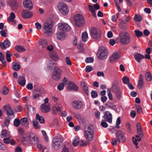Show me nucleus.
<instances>
[{
    "label": "nucleus",
    "instance_id": "31",
    "mask_svg": "<svg viewBox=\"0 0 152 152\" xmlns=\"http://www.w3.org/2000/svg\"><path fill=\"white\" fill-rule=\"evenodd\" d=\"M36 119L38 120L39 122L41 124H43L45 121L43 117L39 116L37 113L36 114Z\"/></svg>",
    "mask_w": 152,
    "mask_h": 152
},
{
    "label": "nucleus",
    "instance_id": "43",
    "mask_svg": "<svg viewBox=\"0 0 152 152\" xmlns=\"http://www.w3.org/2000/svg\"><path fill=\"white\" fill-rule=\"evenodd\" d=\"M20 123V122L19 119L16 118L14 120V125L16 127L19 126Z\"/></svg>",
    "mask_w": 152,
    "mask_h": 152
},
{
    "label": "nucleus",
    "instance_id": "45",
    "mask_svg": "<svg viewBox=\"0 0 152 152\" xmlns=\"http://www.w3.org/2000/svg\"><path fill=\"white\" fill-rule=\"evenodd\" d=\"M134 32L136 36L137 37H140L143 35L142 33L138 30H135Z\"/></svg>",
    "mask_w": 152,
    "mask_h": 152
},
{
    "label": "nucleus",
    "instance_id": "19",
    "mask_svg": "<svg viewBox=\"0 0 152 152\" xmlns=\"http://www.w3.org/2000/svg\"><path fill=\"white\" fill-rule=\"evenodd\" d=\"M11 43L8 39L5 40L3 42H0V46L3 49L9 47Z\"/></svg>",
    "mask_w": 152,
    "mask_h": 152
},
{
    "label": "nucleus",
    "instance_id": "52",
    "mask_svg": "<svg viewBox=\"0 0 152 152\" xmlns=\"http://www.w3.org/2000/svg\"><path fill=\"white\" fill-rule=\"evenodd\" d=\"M91 96L93 98H95L97 96L98 94L95 91H92L91 92Z\"/></svg>",
    "mask_w": 152,
    "mask_h": 152
},
{
    "label": "nucleus",
    "instance_id": "39",
    "mask_svg": "<svg viewBox=\"0 0 152 152\" xmlns=\"http://www.w3.org/2000/svg\"><path fill=\"white\" fill-rule=\"evenodd\" d=\"M80 139L78 137H76L74 139L73 142H72L73 145L75 146H77L79 143Z\"/></svg>",
    "mask_w": 152,
    "mask_h": 152
},
{
    "label": "nucleus",
    "instance_id": "1",
    "mask_svg": "<svg viewBox=\"0 0 152 152\" xmlns=\"http://www.w3.org/2000/svg\"><path fill=\"white\" fill-rule=\"evenodd\" d=\"M94 129L92 125L88 126L86 128L84 132V135L87 140L91 142L92 140L94 137Z\"/></svg>",
    "mask_w": 152,
    "mask_h": 152
},
{
    "label": "nucleus",
    "instance_id": "44",
    "mask_svg": "<svg viewBox=\"0 0 152 152\" xmlns=\"http://www.w3.org/2000/svg\"><path fill=\"white\" fill-rule=\"evenodd\" d=\"M20 123L22 125H24L28 122V119L27 118H23L21 119Z\"/></svg>",
    "mask_w": 152,
    "mask_h": 152
},
{
    "label": "nucleus",
    "instance_id": "4",
    "mask_svg": "<svg viewBox=\"0 0 152 152\" xmlns=\"http://www.w3.org/2000/svg\"><path fill=\"white\" fill-rule=\"evenodd\" d=\"M63 141V137H56L52 140V147L55 150H58L62 147Z\"/></svg>",
    "mask_w": 152,
    "mask_h": 152
},
{
    "label": "nucleus",
    "instance_id": "60",
    "mask_svg": "<svg viewBox=\"0 0 152 152\" xmlns=\"http://www.w3.org/2000/svg\"><path fill=\"white\" fill-rule=\"evenodd\" d=\"M7 149L5 145L0 142V149L2 150L5 151Z\"/></svg>",
    "mask_w": 152,
    "mask_h": 152
},
{
    "label": "nucleus",
    "instance_id": "47",
    "mask_svg": "<svg viewBox=\"0 0 152 152\" xmlns=\"http://www.w3.org/2000/svg\"><path fill=\"white\" fill-rule=\"evenodd\" d=\"M93 69L92 66H87L85 68V71L86 72L88 73L93 70Z\"/></svg>",
    "mask_w": 152,
    "mask_h": 152
},
{
    "label": "nucleus",
    "instance_id": "15",
    "mask_svg": "<svg viewBox=\"0 0 152 152\" xmlns=\"http://www.w3.org/2000/svg\"><path fill=\"white\" fill-rule=\"evenodd\" d=\"M72 106L76 109H80L83 106V104L81 101H74L72 103Z\"/></svg>",
    "mask_w": 152,
    "mask_h": 152
},
{
    "label": "nucleus",
    "instance_id": "29",
    "mask_svg": "<svg viewBox=\"0 0 152 152\" xmlns=\"http://www.w3.org/2000/svg\"><path fill=\"white\" fill-rule=\"evenodd\" d=\"M39 44L40 46L42 48H45L48 44L47 41L45 39H41L39 41Z\"/></svg>",
    "mask_w": 152,
    "mask_h": 152
},
{
    "label": "nucleus",
    "instance_id": "7",
    "mask_svg": "<svg viewBox=\"0 0 152 152\" xmlns=\"http://www.w3.org/2000/svg\"><path fill=\"white\" fill-rule=\"evenodd\" d=\"M101 32L99 29L92 27L91 29V35L95 39H98L101 37Z\"/></svg>",
    "mask_w": 152,
    "mask_h": 152
},
{
    "label": "nucleus",
    "instance_id": "26",
    "mask_svg": "<svg viewBox=\"0 0 152 152\" xmlns=\"http://www.w3.org/2000/svg\"><path fill=\"white\" fill-rule=\"evenodd\" d=\"M105 105L107 107L114 110L116 109L115 105L113 103L110 102H108L105 104Z\"/></svg>",
    "mask_w": 152,
    "mask_h": 152
},
{
    "label": "nucleus",
    "instance_id": "27",
    "mask_svg": "<svg viewBox=\"0 0 152 152\" xmlns=\"http://www.w3.org/2000/svg\"><path fill=\"white\" fill-rule=\"evenodd\" d=\"M119 57L118 53L116 52L114 53L112 56L110 57V61L111 62H112L114 60L118 58Z\"/></svg>",
    "mask_w": 152,
    "mask_h": 152
},
{
    "label": "nucleus",
    "instance_id": "40",
    "mask_svg": "<svg viewBox=\"0 0 152 152\" xmlns=\"http://www.w3.org/2000/svg\"><path fill=\"white\" fill-rule=\"evenodd\" d=\"M88 37V35L87 32H85L82 34V40L85 42L86 41V39Z\"/></svg>",
    "mask_w": 152,
    "mask_h": 152
},
{
    "label": "nucleus",
    "instance_id": "50",
    "mask_svg": "<svg viewBox=\"0 0 152 152\" xmlns=\"http://www.w3.org/2000/svg\"><path fill=\"white\" fill-rule=\"evenodd\" d=\"M64 84L63 83H61L58 85L57 87L58 89L60 91L62 90L64 87Z\"/></svg>",
    "mask_w": 152,
    "mask_h": 152
},
{
    "label": "nucleus",
    "instance_id": "64",
    "mask_svg": "<svg viewBox=\"0 0 152 152\" xmlns=\"http://www.w3.org/2000/svg\"><path fill=\"white\" fill-rule=\"evenodd\" d=\"M61 152H70L69 151V148L66 147V146H64L62 149V150Z\"/></svg>",
    "mask_w": 152,
    "mask_h": 152
},
{
    "label": "nucleus",
    "instance_id": "17",
    "mask_svg": "<svg viewBox=\"0 0 152 152\" xmlns=\"http://www.w3.org/2000/svg\"><path fill=\"white\" fill-rule=\"evenodd\" d=\"M111 89L112 91L115 92L120 90L119 87L118 86V82L117 80H115L113 81Z\"/></svg>",
    "mask_w": 152,
    "mask_h": 152
},
{
    "label": "nucleus",
    "instance_id": "32",
    "mask_svg": "<svg viewBox=\"0 0 152 152\" xmlns=\"http://www.w3.org/2000/svg\"><path fill=\"white\" fill-rule=\"evenodd\" d=\"M12 55L11 54V52L9 50H7L6 52V57L7 61L10 62L11 61V56Z\"/></svg>",
    "mask_w": 152,
    "mask_h": 152
},
{
    "label": "nucleus",
    "instance_id": "41",
    "mask_svg": "<svg viewBox=\"0 0 152 152\" xmlns=\"http://www.w3.org/2000/svg\"><path fill=\"white\" fill-rule=\"evenodd\" d=\"M12 68L14 70L18 71L20 69V65L18 64H15L13 65Z\"/></svg>",
    "mask_w": 152,
    "mask_h": 152
},
{
    "label": "nucleus",
    "instance_id": "57",
    "mask_svg": "<svg viewBox=\"0 0 152 152\" xmlns=\"http://www.w3.org/2000/svg\"><path fill=\"white\" fill-rule=\"evenodd\" d=\"M7 135V131L6 130H3L1 132V137L2 138L5 137Z\"/></svg>",
    "mask_w": 152,
    "mask_h": 152
},
{
    "label": "nucleus",
    "instance_id": "12",
    "mask_svg": "<svg viewBox=\"0 0 152 152\" xmlns=\"http://www.w3.org/2000/svg\"><path fill=\"white\" fill-rule=\"evenodd\" d=\"M102 117L104 118L105 121L110 123L112 122V114L110 112L107 111L104 112V115Z\"/></svg>",
    "mask_w": 152,
    "mask_h": 152
},
{
    "label": "nucleus",
    "instance_id": "46",
    "mask_svg": "<svg viewBox=\"0 0 152 152\" xmlns=\"http://www.w3.org/2000/svg\"><path fill=\"white\" fill-rule=\"evenodd\" d=\"M66 5V4L63 2H60L58 5V8L59 10L61 9L62 10Z\"/></svg>",
    "mask_w": 152,
    "mask_h": 152
},
{
    "label": "nucleus",
    "instance_id": "8",
    "mask_svg": "<svg viewBox=\"0 0 152 152\" xmlns=\"http://www.w3.org/2000/svg\"><path fill=\"white\" fill-rule=\"evenodd\" d=\"M61 75V70L57 66L55 67L53 71L52 77L53 79L58 80L59 79Z\"/></svg>",
    "mask_w": 152,
    "mask_h": 152
},
{
    "label": "nucleus",
    "instance_id": "54",
    "mask_svg": "<svg viewBox=\"0 0 152 152\" xmlns=\"http://www.w3.org/2000/svg\"><path fill=\"white\" fill-rule=\"evenodd\" d=\"M101 124L102 126L104 128H107L108 126L107 124L105 122L104 120H102Z\"/></svg>",
    "mask_w": 152,
    "mask_h": 152
},
{
    "label": "nucleus",
    "instance_id": "21",
    "mask_svg": "<svg viewBox=\"0 0 152 152\" xmlns=\"http://www.w3.org/2000/svg\"><path fill=\"white\" fill-rule=\"evenodd\" d=\"M8 4L14 10L16 9L18 5V4L15 0L10 1L9 2Z\"/></svg>",
    "mask_w": 152,
    "mask_h": 152
},
{
    "label": "nucleus",
    "instance_id": "61",
    "mask_svg": "<svg viewBox=\"0 0 152 152\" xmlns=\"http://www.w3.org/2000/svg\"><path fill=\"white\" fill-rule=\"evenodd\" d=\"M144 84V81L138 82L137 87L138 89H140Z\"/></svg>",
    "mask_w": 152,
    "mask_h": 152
},
{
    "label": "nucleus",
    "instance_id": "51",
    "mask_svg": "<svg viewBox=\"0 0 152 152\" xmlns=\"http://www.w3.org/2000/svg\"><path fill=\"white\" fill-rule=\"evenodd\" d=\"M94 59L91 57H87L86 58L85 61L87 63H91L93 62Z\"/></svg>",
    "mask_w": 152,
    "mask_h": 152
},
{
    "label": "nucleus",
    "instance_id": "62",
    "mask_svg": "<svg viewBox=\"0 0 152 152\" xmlns=\"http://www.w3.org/2000/svg\"><path fill=\"white\" fill-rule=\"evenodd\" d=\"M94 114L96 118L98 119H99L100 118V113L99 111L97 110L96 111H95Z\"/></svg>",
    "mask_w": 152,
    "mask_h": 152
},
{
    "label": "nucleus",
    "instance_id": "37",
    "mask_svg": "<svg viewBox=\"0 0 152 152\" xmlns=\"http://www.w3.org/2000/svg\"><path fill=\"white\" fill-rule=\"evenodd\" d=\"M12 118H10L9 117H6L5 118L4 123L5 126H9L10 123V119Z\"/></svg>",
    "mask_w": 152,
    "mask_h": 152
},
{
    "label": "nucleus",
    "instance_id": "58",
    "mask_svg": "<svg viewBox=\"0 0 152 152\" xmlns=\"http://www.w3.org/2000/svg\"><path fill=\"white\" fill-rule=\"evenodd\" d=\"M65 60L67 65H71L72 64L71 62L70 61V58L69 57H66L65 58Z\"/></svg>",
    "mask_w": 152,
    "mask_h": 152
},
{
    "label": "nucleus",
    "instance_id": "49",
    "mask_svg": "<svg viewBox=\"0 0 152 152\" xmlns=\"http://www.w3.org/2000/svg\"><path fill=\"white\" fill-rule=\"evenodd\" d=\"M73 114L75 117L78 120H80L81 119V117L80 114L78 113H74Z\"/></svg>",
    "mask_w": 152,
    "mask_h": 152
},
{
    "label": "nucleus",
    "instance_id": "55",
    "mask_svg": "<svg viewBox=\"0 0 152 152\" xmlns=\"http://www.w3.org/2000/svg\"><path fill=\"white\" fill-rule=\"evenodd\" d=\"M118 15L116 14L112 16V20L114 22L116 21L117 18H118Z\"/></svg>",
    "mask_w": 152,
    "mask_h": 152
},
{
    "label": "nucleus",
    "instance_id": "16",
    "mask_svg": "<svg viewBox=\"0 0 152 152\" xmlns=\"http://www.w3.org/2000/svg\"><path fill=\"white\" fill-rule=\"evenodd\" d=\"M68 88L69 91H77L78 89V88L75 84L74 83L69 81Z\"/></svg>",
    "mask_w": 152,
    "mask_h": 152
},
{
    "label": "nucleus",
    "instance_id": "24",
    "mask_svg": "<svg viewBox=\"0 0 152 152\" xmlns=\"http://www.w3.org/2000/svg\"><path fill=\"white\" fill-rule=\"evenodd\" d=\"M50 55L52 59L54 61H56L58 58V55L54 51L50 53Z\"/></svg>",
    "mask_w": 152,
    "mask_h": 152
},
{
    "label": "nucleus",
    "instance_id": "22",
    "mask_svg": "<svg viewBox=\"0 0 152 152\" xmlns=\"http://www.w3.org/2000/svg\"><path fill=\"white\" fill-rule=\"evenodd\" d=\"M61 107L62 106L61 104H56L53 107V110L54 113L59 112L61 113L62 112L61 109Z\"/></svg>",
    "mask_w": 152,
    "mask_h": 152
},
{
    "label": "nucleus",
    "instance_id": "35",
    "mask_svg": "<svg viewBox=\"0 0 152 152\" xmlns=\"http://www.w3.org/2000/svg\"><path fill=\"white\" fill-rule=\"evenodd\" d=\"M145 78L147 81H150L151 80L152 76L149 72H148L145 74Z\"/></svg>",
    "mask_w": 152,
    "mask_h": 152
},
{
    "label": "nucleus",
    "instance_id": "59",
    "mask_svg": "<svg viewBox=\"0 0 152 152\" xmlns=\"http://www.w3.org/2000/svg\"><path fill=\"white\" fill-rule=\"evenodd\" d=\"M9 89L6 86L4 87V90L3 91L2 94L4 95L7 94L9 92Z\"/></svg>",
    "mask_w": 152,
    "mask_h": 152
},
{
    "label": "nucleus",
    "instance_id": "14",
    "mask_svg": "<svg viewBox=\"0 0 152 152\" xmlns=\"http://www.w3.org/2000/svg\"><path fill=\"white\" fill-rule=\"evenodd\" d=\"M21 15L23 18H31L33 16V15L31 12L24 9L21 11Z\"/></svg>",
    "mask_w": 152,
    "mask_h": 152
},
{
    "label": "nucleus",
    "instance_id": "13",
    "mask_svg": "<svg viewBox=\"0 0 152 152\" xmlns=\"http://www.w3.org/2000/svg\"><path fill=\"white\" fill-rule=\"evenodd\" d=\"M24 7L29 10H31L33 8V4L31 0H24L23 1Z\"/></svg>",
    "mask_w": 152,
    "mask_h": 152
},
{
    "label": "nucleus",
    "instance_id": "34",
    "mask_svg": "<svg viewBox=\"0 0 152 152\" xmlns=\"http://www.w3.org/2000/svg\"><path fill=\"white\" fill-rule=\"evenodd\" d=\"M15 16V14L13 12L10 13V15L8 18L7 20L9 22H12L13 21Z\"/></svg>",
    "mask_w": 152,
    "mask_h": 152
},
{
    "label": "nucleus",
    "instance_id": "18",
    "mask_svg": "<svg viewBox=\"0 0 152 152\" xmlns=\"http://www.w3.org/2000/svg\"><path fill=\"white\" fill-rule=\"evenodd\" d=\"M40 109L41 111L43 113H48L50 110V105L42 104L40 106Z\"/></svg>",
    "mask_w": 152,
    "mask_h": 152
},
{
    "label": "nucleus",
    "instance_id": "10",
    "mask_svg": "<svg viewBox=\"0 0 152 152\" xmlns=\"http://www.w3.org/2000/svg\"><path fill=\"white\" fill-rule=\"evenodd\" d=\"M116 137L119 142H122L126 140L125 133L121 130L117 131L116 133Z\"/></svg>",
    "mask_w": 152,
    "mask_h": 152
},
{
    "label": "nucleus",
    "instance_id": "3",
    "mask_svg": "<svg viewBox=\"0 0 152 152\" xmlns=\"http://www.w3.org/2000/svg\"><path fill=\"white\" fill-rule=\"evenodd\" d=\"M119 37L121 43L123 45H127L130 42V36L125 31H121L119 34Z\"/></svg>",
    "mask_w": 152,
    "mask_h": 152
},
{
    "label": "nucleus",
    "instance_id": "9",
    "mask_svg": "<svg viewBox=\"0 0 152 152\" xmlns=\"http://www.w3.org/2000/svg\"><path fill=\"white\" fill-rule=\"evenodd\" d=\"M3 111L5 112L8 116V117L13 118L14 116V112L11 108L10 106L6 105L3 107Z\"/></svg>",
    "mask_w": 152,
    "mask_h": 152
},
{
    "label": "nucleus",
    "instance_id": "63",
    "mask_svg": "<svg viewBox=\"0 0 152 152\" xmlns=\"http://www.w3.org/2000/svg\"><path fill=\"white\" fill-rule=\"evenodd\" d=\"M78 47L79 52L80 53H83L84 52V49L83 46L80 45Z\"/></svg>",
    "mask_w": 152,
    "mask_h": 152
},
{
    "label": "nucleus",
    "instance_id": "11",
    "mask_svg": "<svg viewBox=\"0 0 152 152\" xmlns=\"http://www.w3.org/2000/svg\"><path fill=\"white\" fill-rule=\"evenodd\" d=\"M58 27L60 30L67 32L71 29L70 27L66 23H59L58 24Z\"/></svg>",
    "mask_w": 152,
    "mask_h": 152
},
{
    "label": "nucleus",
    "instance_id": "38",
    "mask_svg": "<svg viewBox=\"0 0 152 152\" xmlns=\"http://www.w3.org/2000/svg\"><path fill=\"white\" fill-rule=\"evenodd\" d=\"M142 19L141 16L139 14L135 15L134 17V18L133 20L137 22H140Z\"/></svg>",
    "mask_w": 152,
    "mask_h": 152
},
{
    "label": "nucleus",
    "instance_id": "20",
    "mask_svg": "<svg viewBox=\"0 0 152 152\" xmlns=\"http://www.w3.org/2000/svg\"><path fill=\"white\" fill-rule=\"evenodd\" d=\"M56 35L57 38L60 40H63L66 38V34L62 32L57 33Z\"/></svg>",
    "mask_w": 152,
    "mask_h": 152
},
{
    "label": "nucleus",
    "instance_id": "23",
    "mask_svg": "<svg viewBox=\"0 0 152 152\" xmlns=\"http://www.w3.org/2000/svg\"><path fill=\"white\" fill-rule=\"evenodd\" d=\"M29 138L31 141H33L34 144H37L39 142L38 138L35 134H31L29 136Z\"/></svg>",
    "mask_w": 152,
    "mask_h": 152
},
{
    "label": "nucleus",
    "instance_id": "33",
    "mask_svg": "<svg viewBox=\"0 0 152 152\" xmlns=\"http://www.w3.org/2000/svg\"><path fill=\"white\" fill-rule=\"evenodd\" d=\"M59 10L60 12L64 15L67 14L69 12V9L67 5L63 8L62 10L61 9Z\"/></svg>",
    "mask_w": 152,
    "mask_h": 152
},
{
    "label": "nucleus",
    "instance_id": "48",
    "mask_svg": "<svg viewBox=\"0 0 152 152\" xmlns=\"http://www.w3.org/2000/svg\"><path fill=\"white\" fill-rule=\"evenodd\" d=\"M122 80L125 84H127L129 83V78L127 77H124L122 78Z\"/></svg>",
    "mask_w": 152,
    "mask_h": 152
},
{
    "label": "nucleus",
    "instance_id": "2",
    "mask_svg": "<svg viewBox=\"0 0 152 152\" xmlns=\"http://www.w3.org/2000/svg\"><path fill=\"white\" fill-rule=\"evenodd\" d=\"M53 21L49 19L46 20L43 25V29H44V33L49 36L52 32V29L53 26Z\"/></svg>",
    "mask_w": 152,
    "mask_h": 152
},
{
    "label": "nucleus",
    "instance_id": "5",
    "mask_svg": "<svg viewBox=\"0 0 152 152\" xmlns=\"http://www.w3.org/2000/svg\"><path fill=\"white\" fill-rule=\"evenodd\" d=\"M75 23L78 27H81L84 23L85 21L83 16L80 14H77L74 16Z\"/></svg>",
    "mask_w": 152,
    "mask_h": 152
},
{
    "label": "nucleus",
    "instance_id": "25",
    "mask_svg": "<svg viewBox=\"0 0 152 152\" xmlns=\"http://www.w3.org/2000/svg\"><path fill=\"white\" fill-rule=\"evenodd\" d=\"M134 57L135 59L138 62H140V60L144 58V56L140 54L136 53L134 54Z\"/></svg>",
    "mask_w": 152,
    "mask_h": 152
},
{
    "label": "nucleus",
    "instance_id": "56",
    "mask_svg": "<svg viewBox=\"0 0 152 152\" xmlns=\"http://www.w3.org/2000/svg\"><path fill=\"white\" fill-rule=\"evenodd\" d=\"M126 127L127 131L129 132H131V125L129 123H127L126 124Z\"/></svg>",
    "mask_w": 152,
    "mask_h": 152
},
{
    "label": "nucleus",
    "instance_id": "30",
    "mask_svg": "<svg viewBox=\"0 0 152 152\" xmlns=\"http://www.w3.org/2000/svg\"><path fill=\"white\" fill-rule=\"evenodd\" d=\"M56 64L55 62H53L52 61H49V64L47 66V68L48 70H52V68L54 66L56 67L55 65Z\"/></svg>",
    "mask_w": 152,
    "mask_h": 152
},
{
    "label": "nucleus",
    "instance_id": "6",
    "mask_svg": "<svg viewBox=\"0 0 152 152\" xmlns=\"http://www.w3.org/2000/svg\"><path fill=\"white\" fill-rule=\"evenodd\" d=\"M98 53L99 54V58L101 60L105 59L108 54L107 50L104 46H102L99 48Z\"/></svg>",
    "mask_w": 152,
    "mask_h": 152
},
{
    "label": "nucleus",
    "instance_id": "28",
    "mask_svg": "<svg viewBox=\"0 0 152 152\" xmlns=\"http://www.w3.org/2000/svg\"><path fill=\"white\" fill-rule=\"evenodd\" d=\"M15 50L18 52H21L26 51V49L23 46L20 45H17L15 46Z\"/></svg>",
    "mask_w": 152,
    "mask_h": 152
},
{
    "label": "nucleus",
    "instance_id": "53",
    "mask_svg": "<svg viewBox=\"0 0 152 152\" xmlns=\"http://www.w3.org/2000/svg\"><path fill=\"white\" fill-rule=\"evenodd\" d=\"M136 108H137V111L138 113H142V110L140 105H136Z\"/></svg>",
    "mask_w": 152,
    "mask_h": 152
},
{
    "label": "nucleus",
    "instance_id": "42",
    "mask_svg": "<svg viewBox=\"0 0 152 152\" xmlns=\"http://www.w3.org/2000/svg\"><path fill=\"white\" fill-rule=\"evenodd\" d=\"M87 142H84V140H80V146H83L86 145L88 143H89V142L88 141Z\"/></svg>",
    "mask_w": 152,
    "mask_h": 152
},
{
    "label": "nucleus",
    "instance_id": "36",
    "mask_svg": "<svg viewBox=\"0 0 152 152\" xmlns=\"http://www.w3.org/2000/svg\"><path fill=\"white\" fill-rule=\"evenodd\" d=\"M33 127L36 129H39V123L36 120H33L32 121Z\"/></svg>",
    "mask_w": 152,
    "mask_h": 152
}]
</instances>
